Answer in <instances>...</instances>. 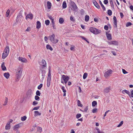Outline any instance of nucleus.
I'll return each instance as SVG.
<instances>
[{
    "mask_svg": "<svg viewBox=\"0 0 133 133\" xmlns=\"http://www.w3.org/2000/svg\"><path fill=\"white\" fill-rule=\"evenodd\" d=\"M36 94L37 96H40L41 95V93L39 92V90H37L36 92Z\"/></svg>",
    "mask_w": 133,
    "mask_h": 133,
    "instance_id": "40",
    "label": "nucleus"
},
{
    "mask_svg": "<svg viewBox=\"0 0 133 133\" xmlns=\"http://www.w3.org/2000/svg\"><path fill=\"white\" fill-rule=\"evenodd\" d=\"M106 34L107 38L109 40H110L112 39L111 36V34H108L107 32H106Z\"/></svg>",
    "mask_w": 133,
    "mask_h": 133,
    "instance_id": "13",
    "label": "nucleus"
},
{
    "mask_svg": "<svg viewBox=\"0 0 133 133\" xmlns=\"http://www.w3.org/2000/svg\"><path fill=\"white\" fill-rule=\"evenodd\" d=\"M123 123V121H121L120 122V124L117 125V127H121V126L122 125Z\"/></svg>",
    "mask_w": 133,
    "mask_h": 133,
    "instance_id": "47",
    "label": "nucleus"
},
{
    "mask_svg": "<svg viewBox=\"0 0 133 133\" xmlns=\"http://www.w3.org/2000/svg\"><path fill=\"white\" fill-rule=\"evenodd\" d=\"M104 29L106 30H108V27L107 25H105L104 26Z\"/></svg>",
    "mask_w": 133,
    "mask_h": 133,
    "instance_id": "53",
    "label": "nucleus"
},
{
    "mask_svg": "<svg viewBox=\"0 0 133 133\" xmlns=\"http://www.w3.org/2000/svg\"><path fill=\"white\" fill-rule=\"evenodd\" d=\"M23 69L20 67H18L17 69L16 72L15 76L16 79L15 80L16 82L18 81L22 75Z\"/></svg>",
    "mask_w": 133,
    "mask_h": 133,
    "instance_id": "1",
    "label": "nucleus"
},
{
    "mask_svg": "<svg viewBox=\"0 0 133 133\" xmlns=\"http://www.w3.org/2000/svg\"><path fill=\"white\" fill-rule=\"evenodd\" d=\"M69 78L67 75H63L61 79H63L64 81H68Z\"/></svg>",
    "mask_w": 133,
    "mask_h": 133,
    "instance_id": "7",
    "label": "nucleus"
},
{
    "mask_svg": "<svg viewBox=\"0 0 133 133\" xmlns=\"http://www.w3.org/2000/svg\"><path fill=\"white\" fill-rule=\"evenodd\" d=\"M22 125L23 124L21 123L16 125L14 127V130H15L16 129H17L19 128L22 127Z\"/></svg>",
    "mask_w": 133,
    "mask_h": 133,
    "instance_id": "8",
    "label": "nucleus"
},
{
    "mask_svg": "<svg viewBox=\"0 0 133 133\" xmlns=\"http://www.w3.org/2000/svg\"><path fill=\"white\" fill-rule=\"evenodd\" d=\"M87 73H85L83 75V78L84 79H85L87 77Z\"/></svg>",
    "mask_w": 133,
    "mask_h": 133,
    "instance_id": "33",
    "label": "nucleus"
},
{
    "mask_svg": "<svg viewBox=\"0 0 133 133\" xmlns=\"http://www.w3.org/2000/svg\"><path fill=\"white\" fill-rule=\"evenodd\" d=\"M114 23L115 25L114 26V27H115V28H117V22H114Z\"/></svg>",
    "mask_w": 133,
    "mask_h": 133,
    "instance_id": "54",
    "label": "nucleus"
},
{
    "mask_svg": "<svg viewBox=\"0 0 133 133\" xmlns=\"http://www.w3.org/2000/svg\"><path fill=\"white\" fill-rule=\"evenodd\" d=\"M70 5L72 6V9L75 12L77 11V7L75 4V3L71 1Z\"/></svg>",
    "mask_w": 133,
    "mask_h": 133,
    "instance_id": "4",
    "label": "nucleus"
},
{
    "mask_svg": "<svg viewBox=\"0 0 133 133\" xmlns=\"http://www.w3.org/2000/svg\"><path fill=\"white\" fill-rule=\"evenodd\" d=\"M81 38L83 39L84 40H85V41H86L88 43H89V41H88L87 40V39H86V38L83 37V36H81Z\"/></svg>",
    "mask_w": 133,
    "mask_h": 133,
    "instance_id": "41",
    "label": "nucleus"
},
{
    "mask_svg": "<svg viewBox=\"0 0 133 133\" xmlns=\"http://www.w3.org/2000/svg\"><path fill=\"white\" fill-rule=\"evenodd\" d=\"M104 4H107L108 3V0H104Z\"/></svg>",
    "mask_w": 133,
    "mask_h": 133,
    "instance_id": "57",
    "label": "nucleus"
},
{
    "mask_svg": "<svg viewBox=\"0 0 133 133\" xmlns=\"http://www.w3.org/2000/svg\"><path fill=\"white\" fill-rule=\"evenodd\" d=\"M40 65L43 67H46V63L45 61L43 59L41 62Z\"/></svg>",
    "mask_w": 133,
    "mask_h": 133,
    "instance_id": "11",
    "label": "nucleus"
},
{
    "mask_svg": "<svg viewBox=\"0 0 133 133\" xmlns=\"http://www.w3.org/2000/svg\"><path fill=\"white\" fill-rule=\"evenodd\" d=\"M89 30L90 31L95 35L100 34L101 32V30L92 27L90 28Z\"/></svg>",
    "mask_w": 133,
    "mask_h": 133,
    "instance_id": "2",
    "label": "nucleus"
},
{
    "mask_svg": "<svg viewBox=\"0 0 133 133\" xmlns=\"http://www.w3.org/2000/svg\"><path fill=\"white\" fill-rule=\"evenodd\" d=\"M4 52L9 54V46H6V47L4 50Z\"/></svg>",
    "mask_w": 133,
    "mask_h": 133,
    "instance_id": "10",
    "label": "nucleus"
},
{
    "mask_svg": "<svg viewBox=\"0 0 133 133\" xmlns=\"http://www.w3.org/2000/svg\"><path fill=\"white\" fill-rule=\"evenodd\" d=\"M23 17L22 15L19 14L18 15L17 17L16 22H19L22 20Z\"/></svg>",
    "mask_w": 133,
    "mask_h": 133,
    "instance_id": "5",
    "label": "nucleus"
},
{
    "mask_svg": "<svg viewBox=\"0 0 133 133\" xmlns=\"http://www.w3.org/2000/svg\"><path fill=\"white\" fill-rule=\"evenodd\" d=\"M26 118L27 117L26 116H24L23 117H22L21 119L22 121H24L26 120Z\"/></svg>",
    "mask_w": 133,
    "mask_h": 133,
    "instance_id": "34",
    "label": "nucleus"
},
{
    "mask_svg": "<svg viewBox=\"0 0 133 133\" xmlns=\"http://www.w3.org/2000/svg\"><path fill=\"white\" fill-rule=\"evenodd\" d=\"M89 17L88 15H86L85 17V21L88 22L89 21Z\"/></svg>",
    "mask_w": 133,
    "mask_h": 133,
    "instance_id": "29",
    "label": "nucleus"
},
{
    "mask_svg": "<svg viewBox=\"0 0 133 133\" xmlns=\"http://www.w3.org/2000/svg\"><path fill=\"white\" fill-rule=\"evenodd\" d=\"M108 14L109 16H111L112 14V11L111 10H108Z\"/></svg>",
    "mask_w": 133,
    "mask_h": 133,
    "instance_id": "37",
    "label": "nucleus"
},
{
    "mask_svg": "<svg viewBox=\"0 0 133 133\" xmlns=\"http://www.w3.org/2000/svg\"><path fill=\"white\" fill-rule=\"evenodd\" d=\"M67 6L66 2L64 1L62 4V7L63 9H65L66 8Z\"/></svg>",
    "mask_w": 133,
    "mask_h": 133,
    "instance_id": "26",
    "label": "nucleus"
},
{
    "mask_svg": "<svg viewBox=\"0 0 133 133\" xmlns=\"http://www.w3.org/2000/svg\"><path fill=\"white\" fill-rule=\"evenodd\" d=\"M35 99L37 101L39 100V97L38 96L36 95L35 96Z\"/></svg>",
    "mask_w": 133,
    "mask_h": 133,
    "instance_id": "46",
    "label": "nucleus"
},
{
    "mask_svg": "<svg viewBox=\"0 0 133 133\" xmlns=\"http://www.w3.org/2000/svg\"><path fill=\"white\" fill-rule=\"evenodd\" d=\"M4 75L5 78L7 79H8L9 77L10 74L8 72L4 73Z\"/></svg>",
    "mask_w": 133,
    "mask_h": 133,
    "instance_id": "21",
    "label": "nucleus"
},
{
    "mask_svg": "<svg viewBox=\"0 0 133 133\" xmlns=\"http://www.w3.org/2000/svg\"><path fill=\"white\" fill-rule=\"evenodd\" d=\"M51 4L50 2L49 1L47 2V7L48 9H49L51 8Z\"/></svg>",
    "mask_w": 133,
    "mask_h": 133,
    "instance_id": "25",
    "label": "nucleus"
},
{
    "mask_svg": "<svg viewBox=\"0 0 133 133\" xmlns=\"http://www.w3.org/2000/svg\"><path fill=\"white\" fill-rule=\"evenodd\" d=\"M97 111V108H94L92 110V112L94 113L96 112Z\"/></svg>",
    "mask_w": 133,
    "mask_h": 133,
    "instance_id": "42",
    "label": "nucleus"
},
{
    "mask_svg": "<svg viewBox=\"0 0 133 133\" xmlns=\"http://www.w3.org/2000/svg\"><path fill=\"white\" fill-rule=\"evenodd\" d=\"M35 113V116L36 117L38 115H41V113H39L38 111H35L34 112Z\"/></svg>",
    "mask_w": 133,
    "mask_h": 133,
    "instance_id": "27",
    "label": "nucleus"
},
{
    "mask_svg": "<svg viewBox=\"0 0 133 133\" xmlns=\"http://www.w3.org/2000/svg\"><path fill=\"white\" fill-rule=\"evenodd\" d=\"M70 20L72 21H75L74 19V18L72 16L70 17Z\"/></svg>",
    "mask_w": 133,
    "mask_h": 133,
    "instance_id": "56",
    "label": "nucleus"
},
{
    "mask_svg": "<svg viewBox=\"0 0 133 133\" xmlns=\"http://www.w3.org/2000/svg\"><path fill=\"white\" fill-rule=\"evenodd\" d=\"M108 43L109 44H114L115 45H117L118 42L116 41H112L110 42H108Z\"/></svg>",
    "mask_w": 133,
    "mask_h": 133,
    "instance_id": "12",
    "label": "nucleus"
},
{
    "mask_svg": "<svg viewBox=\"0 0 133 133\" xmlns=\"http://www.w3.org/2000/svg\"><path fill=\"white\" fill-rule=\"evenodd\" d=\"M99 3H100L101 7H102L103 10L104 11L105 10V7L102 4L101 2L100 1H99Z\"/></svg>",
    "mask_w": 133,
    "mask_h": 133,
    "instance_id": "28",
    "label": "nucleus"
},
{
    "mask_svg": "<svg viewBox=\"0 0 133 133\" xmlns=\"http://www.w3.org/2000/svg\"><path fill=\"white\" fill-rule=\"evenodd\" d=\"M130 8L132 10H133V6L132 5H131L130 6Z\"/></svg>",
    "mask_w": 133,
    "mask_h": 133,
    "instance_id": "64",
    "label": "nucleus"
},
{
    "mask_svg": "<svg viewBox=\"0 0 133 133\" xmlns=\"http://www.w3.org/2000/svg\"><path fill=\"white\" fill-rule=\"evenodd\" d=\"M132 25V23L130 22H128L126 24V26L128 27Z\"/></svg>",
    "mask_w": 133,
    "mask_h": 133,
    "instance_id": "43",
    "label": "nucleus"
},
{
    "mask_svg": "<svg viewBox=\"0 0 133 133\" xmlns=\"http://www.w3.org/2000/svg\"><path fill=\"white\" fill-rule=\"evenodd\" d=\"M5 63L4 62H3L1 65V68L2 70L4 71L6 70V68L4 65Z\"/></svg>",
    "mask_w": 133,
    "mask_h": 133,
    "instance_id": "19",
    "label": "nucleus"
},
{
    "mask_svg": "<svg viewBox=\"0 0 133 133\" xmlns=\"http://www.w3.org/2000/svg\"><path fill=\"white\" fill-rule=\"evenodd\" d=\"M81 116V115L80 114H77L76 115V118H78L80 117Z\"/></svg>",
    "mask_w": 133,
    "mask_h": 133,
    "instance_id": "45",
    "label": "nucleus"
},
{
    "mask_svg": "<svg viewBox=\"0 0 133 133\" xmlns=\"http://www.w3.org/2000/svg\"><path fill=\"white\" fill-rule=\"evenodd\" d=\"M131 96L132 97H133V90H132L131 92Z\"/></svg>",
    "mask_w": 133,
    "mask_h": 133,
    "instance_id": "62",
    "label": "nucleus"
},
{
    "mask_svg": "<svg viewBox=\"0 0 133 133\" xmlns=\"http://www.w3.org/2000/svg\"><path fill=\"white\" fill-rule=\"evenodd\" d=\"M113 19H114V22H117L116 18L115 16H114V17H113Z\"/></svg>",
    "mask_w": 133,
    "mask_h": 133,
    "instance_id": "58",
    "label": "nucleus"
},
{
    "mask_svg": "<svg viewBox=\"0 0 133 133\" xmlns=\"http://www.w3.org/2000/svg\"><path fill=\"white\" fill-rule=\"evenodd\" d=\"M41 24L39 21H37V22L36 28L39 29L41 27Z\"/></svg>",
    "mask_w": 133,
    "mask_h": 133,
    "instance_id": "22",
    "label": "nucleus"
},
{
    "mask_svg": "<svg viewBox=\"0 0 133 133\" xmlns=\"http://www.w3.org/2000/svg\"><path fill=\"white\" fill-rule=\"evenodd\" d=\"M46 48L47 49H49L51 51L53 50L52 48L49 45H46Z\"/></svg>",
    "mask_w": 133,
    "mask_h": 133,
    "instance_id": "24",
    "label": "nucleus"
},
{
    "mask_svg": "<svg viewBox=\"0 0 133 133\" xmlns=\"http://www.w3.org/2000/svg\"><path fill=\"white\" fill-rule=\"evenodd\" d=\"M10 122H8L5 126V128L6 130H9L10 129Z\"/></svg>",
    "mask_w": 133,
    "mask_h": 133,
    "instance_id": "20",
    "label": "nucleus"
},
{
    "mask_svg": "<svg viewBox=\"0 0 133 133\" xmlns=\"http://www.w3.org/2000/svg\"><path fill=\"white\" fill-rule=\"evenodd\" d=\"M77 104L79 106L82 107L83 106V105L81 104V102L79 100H78L77 101Z\"/></svg>",
    "mask_w": 133,
    "mask_h": 133,
    "instance_id": "36",
    "label": "nucleus"
},
{
    "mask_svg": "<svg viewBox=\"0 0 133 133\" xmlns=\"http://www.w3.org/2000/svg\"><path fill=\"white\" fill-rule=\"evenodd\" d=\"M93 3L94 5L98 9L100 8V6L98 5L97 2L95 1L94 0L93 1Z\"/></svg>",
    "mask_w": 133,
    "mask_h": 133,
    "instance_id": "15",
    "label": "nucleus"
},
{
    "mask_svg": "<svg viewBox=\"0 0 133 133\" xmlns=\"http://www.w3.org/2000/svg\"><path fill=\"white\" fill-rule=\"evenodd\" d=\"M51 78H47V86L49 87L50 84Z\"/></svg>",
    "mask_w": 133,
    "mask_h": 133,
    "instance_id": "18",
    "label": "nucleus"
},
{
    "mask_svg": "<svg viewBox=\"0 0 133 133\" xmlns=\"http://www.w3.org/2000/svg\"><path fill=\"white\" fill-rule=\"evenodd\" d=\"M10 12V10L9 9H8L6 12V17H8L9 15Z\"/></svg>",
    "mask_w": 133,
    "mask_h": 133,
    "instance_id": "39",
    "label": "nucleus"
},
{
    "mask_svg": "<svg viewBox=\"0 0 133 133\" xmlns=\"http://www.w3.org/2000/svg\"><path fill=\"white\" fill-rule=\"evenodd\" d=\"M39 106L35 107L33 108V110H37L38 109H39Z\"/></svg>",
    "mask_w": 133,
    "mask_h": 133,
    "instance_id": "51",
    "label": "nucleus"
},
{
    "mask_svg": "<svg viewBox=\"0 0 133 133\" xmlns=\"http://www.w3.org/2000/svg\"><path fill=\"white\" fill-rule=\"evenodd\" d=\"M61 89L64 92H66V90L65 89V87H62Z\"/></svg>",
    "mask_w": 133,
    "mask_h": 133,
    "instance_id": "49",
    "label": "nucleus"
},
{
    "mask_svg": "<svg viewBox=\"0 0 133 133\" xmlns=\"http://www.w3.org/2000/svg\"><path fill=\"white\" fill-rule=\"evenodd\" d=\"M38 131H39L40 132H41L42 131V128L41 127H38Z\"/></svg>",
    "mask_w": 133,
    "mask_h": 133,
    "instance_id": "52",
    "label": "nucleus"
},
{
    "mask_svg": "<svg viewBox=\"0 0 133 133\" xmlns=\"http://www.w3.org/2000/svg\"><path fill=\"white\" fill-rule=\"evenodd\" d=\"M97 104V102L96 101H94L92 103V105L93 107H95Z\"/></svg>",
    "mask_w": 133,
    "mask_h": 133,
    "instance_id": "32",
    "label": "nucleus"
},
{
    "mask_svg": "<svg viewBox=\"0 0 133 133\" xmlns=\"http://www.w3.org/2000/svg\"><path fill=\"white\" fill-rule=\"evenodd\" d=\"M120 14L121 16V18H122L123 16V13L122 12H121L120 13Z\"/></svg>",
    "mask_w": 133,
    "mask_h": 133,
    "instance_id": "59",
    "label": "nucleus"
},
{
    "mask_svg": "<svg viewBox=\"0 0 133 133\" xmlns=\"http://www.w3.org/2000/svg\"><path fill=\"white\" fill-rule=\"evenodd\" d=\"M33 17V15L32 14H28L26 16V18L27 19V18H29L32 19Z\"/></svg>",
    "mask_w": 133,
    "mask_h": 133,
    "instance_id": "16",
    "label": "nucleus"
},
{
    "mask_svg": "<svg viewBox=\"0 0 133 133\" xmlns=\"http://www.w3.org/2000/svg\"><path fill=\"white\" fill-rule=\"evenodd\" d=\"M94 20L95 22H97L98 20V19L96 18H95L94 19Z\"/></svg>",
    "mask_w": 133,
    "mask_h": 133,
    "instance_id": "61",
    "label": "nucleus"
},
{
    "mask_svg": "<svg viewBox=\"0 0 133 133\" xmlns=\"http://www.w3.org/2000/svg\"><path fill=\"white\" fill-rule=\"evenodd\" d=\"M32 92L31 90H29L28 92V93L31 95Z\"/></svg>",
    "mask_w": 133,
    "mask_h": 133,
    "instance_id": "63",
    "label": "nucleus"
},
{
    "mask_svg": "<svg viewBox=\"0 0 133 133\" xmlns=\"http://www.w3.org/2000/svg\"><path fill=\"white\" fill-rule=\"evenodd\" d=\"M88 110V107H87L85 108L83 110H81V111H82L83 112H87Z\"/></svg>",
    "mask_w": 133,
    "mask_h": 133,
    "instance_id": "44",
    "label": "nucleus"
},
{
    "mask_svg": "<svg viewBox=\"0 0 133 133\" xmlns=\"http://www.w3.org/2000/svg\"><path fill=\"white\" fill-rule=\"evenodd\" d=\"M8 102V99L7 97H6L5 99V101L4 102V104L3 105H5Z\"/></svg>",
    "mask_w": 133,
    "mask_h": 133,
    "instance_id": "38",
    "label": "nucleus"
},
{
    "mask_svg": "<svg viewBox=\"0 0 133 133\" xmlns=\"http://www.w3.org/2000/svg\"><path fill=\"white\" fill-rule=\"evenodd\" d=\"M45 24L47 25H48L50 23V21L48 20H45Z\"/></svg>",
    "mask_w": 133,
    "mask_h": 133,
    "instance_id": "35",
    "label": "nucleus"
},
{
    "mask_svg": "<svg viewBox=\"0 0 133 133\" xmlns=\"http://www.w3.org/2000/svg\"><path fill=\"white\" fill-rule=\"evenodd\" d=\"M55 35L53 34L49 37L50 40L51 42L54 44H56L58 42V40L57 39H55Z\"/></svg>",
    "mask_w": 133,
    "mask_h": 133,
    "instance_id": "3",
    "label": "nucleus"
},
{
    "mask_svg": "<svg viewBox=\"0 0 133 133\" xmlns=\"http://www.w3.org/2000/svg\"><path fill=\"white\" fill-rule=\"evenodd\" d=\"M45 70H42V79H43L44 78V76H45Z\"/></svg>",
    "mask_w": 133,
    "mask_h": 133,
    "instance_id": "31",
    "label": "nucleus"
},
{
    "mask_svg": "<svg viewBox=\"0 0 133 133\" xmlns=\"http://www.w3.org/2000/svg\"><path fill=\"white\" fill-rule=\"evenodd\" d=\"M122 92L123 94H125V93L127 94L129 96H130V92L129 91L124 89L123 90Z\"/></svg>",
    "mask_w": 133,
    "mask_h": 133,
    "instance_id": "14",
    "label": "nucleus"
},
{
    "mask_svg": "<svg viewBox=\"0 0 133 133\" xmlns=\"http://www.w3.org/2000/svg\"><path fill=\"white\" fill-rule=\"evenodd\" d=\"M59 21L60 24H62L63 23L64 20L63 18H59Z\"/></svg>",
    "mask_w": 133,
    "mask_h": 133,
    "instance_id": "30",
    "label": "nucleus"
},
{
    "mask_svg": "<svg viewBox=\"0 0 133 133\" xmlns=\"http://www.w3.org/2000/svg\"><path fill=\"white\" fill-rule=\"evenodd\" d=\"M122 71L123 73L124 74H126L128 73L124 69H122Z\"/></svg>",
    "mask_w": 133,
    "mask_h": 133,
    "instance_id": "55",
    "label": "nucleus"
},
{
    "mask_svg": "<svg viewBox=\"0 0 133 133\" xmlns=\"http://www.w3.org/2000/svg\"><path fill=\"white\" fill-rule=\"evenodd\" d=\"M110 87H108L104 89V92L105 93L109 92L110 91Z\"/></svg>",
    "mask_w": 133,
    "mask_h": 133,
    "instance_id": "17",
    "label": "nucleus"
},
{
    "mask_svg": "<svg viewBox=\"0 0 133 133\" xmlns=\"http://www.w3.org/2000/svg\"><path fill=\"white\" fill-rule=\"evenodd\" d=\"M18 59L20 61H21L22 62L26 63L27 62V59L24 58L19 57L18 58Z\"/></svg>",
    "mask_w": 133,
    "mask_h": 133,
    "instance_id": "9",
    "label": "nucleus"
},
{
    "mask_svg": "<svg viewBox=\"0 0 133 133\" xmlns=\"http://www.w3.org/2000/svg\"><path fill=\"white\" fill-rule=\"evenodd\" d=\"M50 71L49 70V74H48V78H51V74L50 73Z\"/></svg>",
    "mask_w": 133,
    "mask_h": 133,
    "instance_id": "60",
    "label": "nucleus"
},
{
    "mask_svg": "<svg viewBox=\"0 0 133 133\" xmlns=\"http://www.w3.org/2000/svg\"><path fill=\"white\" fill-rule=\"evenodd\" d=\"M8 54L5 53L4 52L3 54L2 58L4 59L8 55Z\"/></svg>",
    "mask_w": 133,
    "mask_h": 133,
    "instance_id": "23",
    "label": "nucleus"
},
{
    "mask_svg": "<svg viewBox=\"0 0 133 133\" xmlns=\"http://www.w3.org/2000/svg\"><path fill=\"white\" fill-rule=\"evenodd\" d=\"M112 73V70L110 69L109 70L105 72L104 74V76L105 77H107L109 76Z\"/></svg>",
    "mask_w": 133,
    "mask_h": 133,
    "instance_id": "6",
    "label": "nucleus"
},
{
    "mask_svg": "<svg viewBox=\"0 0 133 133\" xmlns=\"http://www.w3.org/2000/svg\"><path fill=\"white\" fill-rule=\"evenodd\" d=\"M43 84H41L37 88L38 89H40L42 87Z\"/></svg>",
    "mask_w": 133,
    "mask_h": 133,
    "instance_id": "48",
    "label": "nucleus"
},
{
    "mask_svg": "<svg viewBox=\"0 0 133 133\" xmlns=\"http://www.w3.org/2000/svg\"><path fill=\"white\" fill-rule=\"evenodd\" d=\"M38 104V102L36 101H34L32 103V104L34 105H35Z\"/></svg>",
    "mask_w": 133,
    "mask_h": 133,
    "instance_id": "50",
    "label": "nucleus"
}]
</instances>
